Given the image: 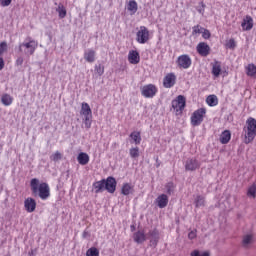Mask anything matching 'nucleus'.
Here are the masks:
<instances>
[{
  "mask_svg": "<svg viewBox=\"0 0 256 256\" xmlns=\"http://www.w3.org/2000/svg\"><path fill=\"white\" fill-rule=\"evenodd\" d=\"M30 187L32 191V195L34 197H39L42 201H47L49 197H51V189L49 188V184L43 182L39 184V179L33 178L30 181Z\"/></svg>",
  "mask_w": 256,
  "mask_h": 256,
  "instance_id": "nucleus-1",
  "label": "nucleus"
},
{
  "mask_svg": "<svg viewBox=\"0 0 256 256\" xmlns=\"http://www.w3.org/2000/svg\"><path fill=\"white\" fill-rule=\"evenodd\" d=\"M38 45L39 44L37 43V41L33 40V38L28 36L25 38L24 42L19 44V51H24V54L29 57L30 55H34Z\"/></svg>",
  "mask_w": 256,
  "mask_h": 256,
  "instance_id": "nucleus-2",
  "label": "nucleus"
},
{
  "mask_svg": "<svg viewBox=\"0 0 256 256\" xmlns=\"http://www.w3.org/2000/svg\"><path fill=\"white\" fill-rule=\"evenodd\" d=\"M80 115H82L83 123L86 129H91V123H93V111L88 103L83 102L81 105Z\"/></svg>",
  "mask_w": 256,
  "mask_h": 256,
  "instance_id": "nucleus-3",
  "label": "nucleus"
},
{
  "mask_svg": "<svg viewBox=\"0 0 256 256\" xmlns=\"http://www.w3.org/2000/svg\"><path fill=\"white\" fill-rule=\"evenodd\" d=\"M247 132L245 135V143L249 144L256 137V120L253 117H250L246 121Z\"/></svg>",
  "mask_w": 256,
  "mask_h": 256,
  "instance_id": "nucleus-4",
  "label": "nucleus"
},
{
  "mask_svg": "<svg viewBox=\"0 0 256 256\" xmlns=\"http://www.w3.org/2000/svg\"><path fill=\"white\" fill-rule=\"evenodd\" d=\"M205 115H207L206 108H199L195 110L190 117V123L192 127H199V125L203 123L205 119Z\"/></svg>",
  "mask_w": 256,
  "mask_h": 256,
  "instance_id": "nucleus-5",
  "label": "nucleus"
},
{
  "mask_svg": "<svg viewBox=\"0 0 256 256\" xmlns=\"http://www.w3.org/2000/svg\"><path fill=\"white\" fill-rule=\"evenodd\" d=\"M186 106L187 100L185 97H178L172 100V109L176 111V115H183Z\"/></svg>",
  "mask_w": 256,
  "mask_h": 256,
  "instance_id": "nucleus-6",
  "label": "nucleus"
},
{
  "mask_svg": "<svg viewBox=\"0 0 256 256\" xmlns=\"http://www.w3.org/2000/svg\"><path fill=\"white\" fill-rule=\"evenodd\" d=\"M136 41L140 45H145L149 41V30L145 26H140L139 31L136 34Z\"/></svg>",
  "mask_w": 256,
  "mask_h": 256,
  "instance_id": "nucleus-7",
  "label": "nucleus"
},
{
  "mask_svg": "<svg viewBox=\"0 0 256 256\" xmlns=\"http://www.w3.org/2000/svg\"><path fill=\"white\" fill-rule=\"evenodd\" d=\"M176 63L179 69H189V67H191L193 64V61L191 60V56L188 54H183L177 58Z\"/></svg>",
  "mask_w": 256,
  "mask_h": 256,
  "instance_id": "nucleus-8",
  "label": "nucleus"
},
{
  "mask_svg": "<svg viewBox=\"0 0 256 256\" xmlns=\"http://www.w3.org/2000/svg\"><path fill=\"white\" fill-rule=\"evenodd\" d=\"M104 188L108 193H115L117 191V180L113 176L104 179Z\"/></svg>",
  "mask_w": 256,
  "mask_h": 256,
  "instance_id": "nucleus-9",
  "label": "nucleus"
},
{
  "mask_svg": "<svg viewBox=\"0 0 256 256\" xmlns=\"http://www.w3.org/2000/svg\"><path fill=\"white\" fill-rule=\"evenodd\" d=\"M157 91L158 89L153 84H147L141 88L143 97H155L157 95Z\"/></svg>",
  "mask_w": 256,
  "mask_h": 256,
  "instance_id": "nucleus-10",
  "label": "nucleus"
},
{
  "mask_svg": "<svg viewBox=\"0 0 256 256\" xmlns=\"http://www.w3.org/2000/svg\"><path fill=\"white\" fill-rule=\"evenodd\" d=\"M200 167L201 162H199L195 157L188 158L185 162L186 171H197Z\"/></svg>",
  "mask_w": 256,
  "mask_h": 256,
  "instance_id": "nucleus-11",
  "label": "nucleus"
},
{
  "mask_svg": "<svg viewBox=\"0 0 256 256\" xmlns=\"http://www.w3.org/2000/svg\"><path fill=\"white\" fill-rule=\"evenodd\" d=\"M177 81V76L174 73H168L163 79V86L166 89H171Z\"/></svg>",
  "mask_w": 256,
  "mask_h": 256,
  "instance_id": "nucleus-12",
  "label": "nucleus"
},
{
  "mask_svg": "<svg viewBox=\"0 0 256 256\" xmlns=\"http://www.w3.org/2000/svg\"><path fill=\"white\" fill-rule=\"evenodd\" d=\"M148 237L150 238L151 247H157V245L159 243V239H160L159 230H157V228L150 230L148 232Z\"/></svg>",
  "mask_w": 256,
  "mask_h": 256,
  "instance_id": "nucleus-13",
  "label": "nucleus"
},
{
  "mask_svg": "<svg viewBox=\"0 0 256 256\" xmlns=\"http://www.w3.org/2000/svg\"><path fill=\"white\" fill-rule=\"evenodd\" d=\"M128 61L131 65H137L141 61V56L137 50H130L128 53Z\"/></svg>",
  "mask_w": 256,
  "mask_h": 256,
  "instance_id": "nucleus-14",
  "label": "nucleus"
},
{
  "mask_svg": "<svg viewBox=\"0 0 256 256\" xmlns=\"http://www.w3.org/2000/svg\"><path fill=\"white\" fill-rule=\"evenodd\" d=\"M24 207H25L27 213H33L35 211V209H37V202L35 201V199L29 197V198L25 199Z\"/></svg>",
  "mask_w": 256,
  "mask_h": 256,
  "instance_id": "nucleus-15",
  "label": "nucleus"
},
{
  "mask_svg": "<svg viewBox=\"0 0 256 256\" xmlns=\"http://www.w3.org/2000/svg\"><path fill=\"white\" fill-rule=\"evenodd\" d=\"M211 51V48L208 46L207 43L205 42H200L197 45V52L199 53V55H201L202 57H207V55H209Z\"/></svg>",
  "mask_w": 256,
  "mask_h": 256,
  "instance_id": "nucleus-16",
  "label": "nucleus"
},
{
  "mask_svg": "<svg viewBox=\"0 0 256 256\" xmlns=\"http://www.w3.org/2000/svg\"><path fill=\"white\" fill-rule=\"evenodd\" d=\"M134 242L138 245H141V243H145L147 241V236L145 235L144 230H138L133 234Z\"/></svg>",
  "mask_w": 256,
  "mask_h": 256,
  "instance_id": "nucleus-17",
  "label": "nucleus"
},
{
  "mask_svg": "<svg viewBox=\"0 0 256 256\" xmlns=\"http://www.w3.org/2000/svg\"><path fill=\"white\" fill-rule=\"evenodd\" d=\"M156 203L159 209H165L169 204V197H167V194H161L156 198Z\"/></svg>",
  "mask_w": 256,
  "mask_h": 256,
  "instance_id": "nucleus-18",
  "label": "nucleus"
},
{
  "mask_svg": "<svg viewBox=\"0 0 256 256\" xmlns=\"http://www.w3.org/2000/svg\"><path fill=\"white\" fill-rule=\"evenodd\" d=\"M241 27L243 28L244 31H251V29H253V18L247 15L243 19Z\"/></svg>",
  "mask_w": 256,
  "mask_h": 256,
  "instance_id": "nucleus-19",
  "label": "nucleus"
},
{
  "mask_svg": "<svg viewBox=\"0 0 256 256\" xmlns=\"http://www.w3.org/2000/svg\"><path fill=\"white\" fill-rule=\"evenodd\" d=\"M92 187L96 194L103 193L105 191V179L94 182Z\"/></svg>",
  "mask_w": 256,
  "mask_h": 256,
  "instance_id": "nucleus-20",
  "label": "nucleus"
},
{
  "mask_svg": "<svg viewBox=\"0 0 256 256\" xmlns=\"http://www.w3.org/2000/svg\"><path fill=\"white\" fill-rule=\"evenodd\" d=\"M89 154L85 153V152H80L77 156V161L79 163V165L85 166L89 164Z\"/></svg>",
  "mask_w": 256,
  "mask_h": 256,
  "instance_id": "nucleus-21",
  "label": "nucleus"
},
{
  "mask_svg": "<svg viewBox=\"0 0 256 256\" xmlns=\"http://www.w3.org/2000/svg\"><path fill=\"white\" fill-rule=\"evenodd\" d=\"M229 141H231V131L224 130L220 135V143H222V145H227Z\"/></svg>",
  "mask_w": 256,
  "mask_h": 256,
  "instance_id": "nucleus-22",
  "label": "nucleus"
},
{
  "mask_svg": "<svg viewBox=\"0 0 256 256\" xmlns=\"http://www.w3.org/2000/svg\"><path fill=\"white\" fill-rule=\"evenodd\" d=\"M134 190V186L131 184V183H124L122 185V188H121V194L122 195H131V193H133Z\"/></svg>",
  "mask_w": 256,
  "mask_h": 256,
  "instance_id": "nucleus-23",
  "label": "nucleus"
},
{
  "mask_svg": "<svg viewBox=\"0 0 256 256\" xmlns=\"http://www.w3.org/2000/svg\"><path fill=\"white\" fill-rule=\"evenodd\" d=\"M131 141L130 143H135L136 145H141V132L134 131L129 135Z\"/></svg>",
  "mask_w": 256,
  "mask_h": 256,
  "instance_id": "nucleus-24",
  "label": "nucleus"
},
{
  "mask_svg": "<svg viewBox=\"0 0 256 256\" xmlns=\"http://www.w3.org/2000/svg\"><path fill=\"white\" fill-rule=\"evenodd\" d=\"M212 75H214V77H219V75H221L220 61H214V63L212 64Z\"/></svg>",
  "mask_w": 256,
  "mask_h": 256,
  "instance_id": "nucleus-25",
  "label": "nucleus"
},
{
  "mask_svg": "<svg viewBox=\"0 0 256 256\" xmlns=\"http://www.w3.org/2000/svg\"><path fill=\"white\" fill-rule=\"evenodd\" d=\"M84 59L88 63H93L95 61V51L93 49H89V50L85 51Z\"/></svg>",
  "mask_w": 256,
  "mask_h": 256,
  "instance_id": "nucleus-26",
  "label": "nucleus"
},
{
  "mask_svg": "<svg viewBox=\"0 0 256 256\" xmlns=\"http://www.w3.org/2000/svg\"><path fill=\"white\" fill-rule=\"evenodd\" d=\"M194 205L197 209L200 207H205V196L197 195L194 199Z\"/></svg>",
  "mask_w": 256,
  "mask_h": 256,
  "instance_id": "nucleus-27",
  "label": "nucleus"
},
{
  "mask_svg": "<svg viewBox=\"0 0 256 256\" xmlns=\"http://www.w3.org/2000/svg\"><path fill=\"white\" fill-rule=\"evenodd\" d=\"M128 11H130V13L135 14V12L139 9V6L137 5V1L135 0H130L128 2V7H127Z\"/></svg>",
  "mask_w": 256,
  "mask_h": 256,
  "instance_id": "nucleus-28",
  "label": "nucleus"
},
{
  "mask_svg": "<svg viewBox=\"0 0 256 256\" xmlns=\"http://www.w3.org/2000/svg\"><path fill=\"white\" fill-rule=\"evenodd\" d=\"M206 103L209 107H216V105H219V99L217 97H206Z\"/></svg>",
  "mask_w": 256,
  "mask_h": 256,
  "instance_id": "nucleus-29",
  "label": "nucleus"
},
{
  "mask_svg": "<svg viewBox=\"0 0 256 256\" xmlns=\"http://www.w3.org/2000/svg\"><path fill=\"white\" fill-rule=\"evenodd\" d=\"M247 75L249 77H256V66L255 64H249L246 68Z\"/></svg>",
  "mask_w": 256,
  "mask_h": 256,
  "instance_id": "nucleus-30",
  "label": "nucleus"
},
{
  "mask_svg": "<svg viewBox=\"0 0 256 256\" xmlns=\"http://www.w3.org/2000/svg\"><path fill=\"white\" fill-rule=\"evenodd\" d=\"M165 189H166L167 195H173V193H175V183L173 182L166 183Z\"/></svg>",
  "mask_w": 256,
  "mask_h": 256,
  "instance_id": "nucleus-31",
  "label": "nucleus"
},
{
  "mask_svg": "<svg viewBox=\"0 0 256 256\" xmlns=\"http://www.w3.org/2000/svg\"><path fill=\"white\" fill-rule=\"evenodd\" d=\"M57 12L59 14L60 19H65V17H67V10L65 9V6H63L62 4H59Z\"/></svg>",
  "mask_w": 256,
  "mask_h": 256,
  "instance_id": "nucleus-32",
  "label": "nucleus"
},
{
  "mask_svg": "<svg viewBox=\"0 0 256 256\" xmlns=\"http://www.w3.org/2000/svg\"><path fill=\"white\" fill-rule=\"evenodd\" d=\"M86 256H99V249L91 247L86 251Z\"/></svg>",
  "mask_w": 256,
  "mask_h": 256,
  "instance_id": "nucleus-33",
  "label": "nucleus"
},
{
  "mask_svg": "<svg viewBox=\"0 0 256 256\" xmlns=\"http://www.w3.org/2000/svg\"><path fill=\"white\" fill-rule=\"evenodd\" d=\"M51 161H54L57 163V161H61L63 159V155H61V152L56 151L54 154L50 156Z\"/></svg>",
  "mask_w": 256,
  "mask_h": 256,
  "instance_id": "nucleus-34",
  "label": "nucleus"
},
{
  "mask_svg": "<svg viewBox=\"0 0 256 256\" xmlns=\"http://www.w3.org/2000/svg\"><path fill=\"white\" fill-rule=\"evenodd\" d=\"M129 153L132 159H137V157H139V147L131 148Z\"/></svg>",
  "mask_w": 256,
  "mask_h": 256,
  "instance_id": "nucleus-35",
  "label": "nucleus"
},
{
  "mask_svg": "<svg viewBox=\"0 0 256 256\" xmlns=\"http://www.w3.org/2000/svg\"><path fill=\"white\" fill-rule=\"evenodd\" d=\"M247 195H248V197H253V198H255V196H256V184H252V185L248 188Z\"/></svg>",
  "mask_w": 256,
  "mask_h": 256,
  "instance_id": "nucleus-36",
  "label": "nucleus"
},
{
  "mask_svg": "<svg viewBox=\"0 0 256 256\" xmlns=\"http://www.w3.org/2000/svg\"><path fill=\"white\" fill-rule=\"evenodd\" d=\"M190 256H211L208 251L201 252L199 250H194L190 253Z\"/></svg>",
  "mask_w": 256,
  "mask_h": 256,
  "instance_id": "nucleus-37",
  "label": "nucleus"
},
{
  "mask_svg": "<svg viewBox=\"0 0 256 256\" xmlns=\"http://www.w3.org/2000/svg\"><path fill=\"white\" fill-rule=\"evenodd\" d=\"M205 7H207V5H205L203 1H201L199 2V6L196 7V10L200 15H205Z\"/></svg>",
  "mask_w": 256,
  "mask_h": 256,
  "instance_id": "nucleus-38",
  "label": "nucleus"
},
{
  "mask_svg": "<svg viewBox=\"0 0 256 256\" xmlns=\"http://www.w3.org/2000/svg\"><path fill=\"white\" fill-rule=\"evenodd\" d=\"M203 27H201L200 25H196L192 28V35H201V33H203Z\"/></svg>",
  "mask_w": 256,
  "mask_h": 256,
  "instance_id": "nucleus-39",
  "label": "nucleus"
},
{
  "mask_svg": "<svg viewBox=\"0 0 256 256\" xmlns=\"http://www.w3.org/2000/svg\"><path fill=\"white\" fill-rule=\"evenodd\" d=\"M226 47L227 49H235V47H237V42H235V39L231 38L230 40H228L226 42Z\"/></svg>",
  "mask_w": 256,
  "mask_h": 256,
  "instance_id": "nucleus-40",
  "label": "nucleus"
},
{
  "mask_svg": "<svg viewBox=\"0 0 256 256\" xmlns=\"http://www.w3.org/2000/svg\"><path fill=\"white\" fill-rule=\"evenodd\" d=\"M1 103H3L5 105V107H9V105H11V103H13V98L12 97H2Z\"/></svg>",
  "mask_w": 256,
  "mask_h": 256,
  "instance_id": "nucleus-41",
  "label": "nucleus"
},
{
  "mask_svg": "<svg viewBox=\"0 0 256 256\" xmlns=\"http://www.w3.org/2000/svg\"><path fill=\"white\" fill-rule=\"evenodd\" d=\"M251 241H253V236L251 235H246L244 236L242 243L244 247H247V245H250Z\"/></svg>",
  "mask_w": 256,
  "mask_h": 256,
  "instance_id": "nucleus-42",
  "label": "nucleus"
},
{
  "mask_svg": "<svg viewBox=\"0 0 256 256\" xmlns=\"http://www.w3.org/2000/svg\"><path fill=\"white\" fill-rule=\"evenodd\" d=\"M95 71L97 74H99L101 76V75H103V73H105V68L103 67V65L98 64L95 66Z\"/></svg>",
  "mask_w": 256,
  "mask_h": 256,
  "instance_id": "nucleus-43",
  "label": "nucleus"
},
{
  "mask_svg": "<svg viewBox=\"0 0 256 256\" xmlns=\"http://www.w3.org/2000/svg\"><path fill=\"white\" fill-rule=\"evenodd\" d=\"M7 51V42L0 43V55H3Z\"/></svg>",
  "mask_w": 256,
  "mask_h": 256,
  "instance_id": "nucleus-44",
  "label": "nucleus"
},
{
  "mask_svg": "<svg viewBox=\"0 0 256 256\" xmlns=\"http://www.w3.org/2000/svg\"><path fill=\"white\" fill-rule=\"evenodd\" d=\"M202 37L203 39H209L211 37V32H209V30L204 28L202 30Z\"/></svg>",
  "mask_w": 256,
  "mask_h": 256,
  "instance_id": "nucleus-45",
  "label": "nucleus"
},
{
  "mask_svg": "<svg viewBox=\"0 0 256 256\" xmlns=\"http://www.w3.org/2000/svg\"><path fill=\"white\" fill-rule=\"evenodd\" d=\"M13 0H0V4L2 7H9Z\"/></svg>",
  "mask_w": 256,
  "mask_h": 256,
  "instance_id": "nucleus-46",
  "label": "nucleus"
},
{
  "mask_svg": "<svg viewBox=\"0 0 256 256\" xmlns=\"http://www.w3.org/2000/svg\"><path fill=\"white\" fill-rule=\"evenodd\" d=\"M195 237H197V230H192L188 233V239H195Z\"/></svg>",
  "mask_w": 256,
  "mask_h": 256,
  "instance_id": "nucleus-47",
  "label": "nucleus"
},
{
  "mask_svg": "<svg viewBox=\"0 0 256 256\" xmlns=\"http://www.w3.org/2000/svg\"><path fill=\"white\" fill-rule=\"evenodd\" d=\"M23 57L22 56H19L17 59H16V65L17 67H21V65H23Z\"/></svg>",
  "mask_w": 256,
  "mask_h": 256,
  "instance_id": "nucleus-48",
  "label": "nucleus"
},
{
  "mask_svg": "<svg viewBox=\"0 0 256 256\" xmlns=\"http://www.w3.org/2000/svg\"><path fill=\"white\" fill-rule=\"evenodd\" d=\"M82 237L83 239H87L88 237H91V233H89V231L84 230L82 233Z\"/></svg>",
  "mask_w": 256,
  "mask_h": 256,
  "instance_id": "nucleus-49",
  "label": "nucleus"
},
{
  "mask_svg": "<svg viewBox=\"0 0 256 256\" xmlns=\"http://www.w3.org/2000/svg\"><path fill=\"white\" fill-rule=\"evenodd\" d=\"M4 67H5V60H3L2 57H0V71H3Z\"/></svg>",
  "mask_w": 256,
  "mask_h": 256,
  "instance_id": "nucleus-50",
  "label": "nucleus"
},
{
  "mask_svg": "<svg viewBox=\"0 0 256 256\" xmlns=\"http://www.w3.org/2000/svg\"><path fill=\"white\" fill-rule=\"evenodd\" d=\"M29 255H30V256H35V250H31V251L29 252Z\"/></svg>",
  "mask_w": 256,
  "mask_h": 256,
  "instance_id": "nucleus-51",
  "label": "nucleus"
},
{
  "mask_svg": "<svg viewBox=\"0 0 256 256\" xmlns=\"http://www.w3.org/2000/svg\"><path fill=\"white\" fill-rule=\"evenodd\" d=\"M130 229H131V231H135V229H136V228H135V225H131V226H130Z\"/></svg>",
  "mask_w": 256,
  "mask_h": 256,
  "instance_id": "nucleus-52",
  "label": "nucleus"
},
{
  "mask_svg": "<svg viewBox=\"0 0 256 256\" xmlns=\"http://www.w3.org/2000/svg\"><path fill=\"white\" fill-rule=\"evenodd\" d=\"M208 97H217L215 94H210Z\"/></svg>",
  "mask_w": 256,
  "mask_h": 256,
  "instance_id": "nucleus-53",
  "label": "nucleus"
},
{
  "mask_svg": "<svg viewBox=\"0 0 256 256\" xmlns=\"http://www.w3.org/2000/svg\"><path fill=\"white\" fill-rule=\"evenodd\" d=\"M3 97H9V95L5 94Z\"/></svg>",
  "mask_w": 256,
  "mask_h": 256,
  "instance_id": "nucleus-54",
  "label": "nucleus"
},
{
  "mask_svg": "<svg viewBox=\"0 0 256 256\" xmlns=\"http://www.w3.org/2000/svg\"><path fill=\"white\" fill-rule=\"evenodd\" d=\"M178 97H183V95H178Z\"/></svg>",
  "mask_w": 256,
  "mask_h": 256,
  "instance_id": "nucleus-55",
  "label": "nucleus"
}]
</instances>
